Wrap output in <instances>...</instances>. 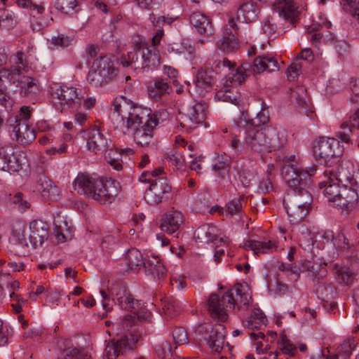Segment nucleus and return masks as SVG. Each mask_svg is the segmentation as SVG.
<instances>
[{"mask_svg":"<svg viewBox=\"0 0 359 359\" xmlns=\"http://www.w3.org/2000/svg\"><path fill=\"white\" fill-rule=\"evenodd\" d=\"M113 111L110 114L111 122L115 130L127 134L130 129L136 128L133 138L135 143L141 147H148L152 141L156 127L168 118V113L161 109L151 113L149 108H144L124 97L113 101Z\"/></svg>","mask_w":359,"mask_h":359,"instance_id":"nucleus-1","label":"nucleus"},{"mask_svg":"<svg viewBox=\"0 0 359 359\" xmlns=\"http://www.w3.org/2000/svg\"><path fill=\"white\" fill-rule=\"evenodd\" d=\"M73 187L81 195L101 203H107L117 196L120 184L111 178L96 177L80 172L73 182Z\"/></svg>","mask_w":359,"mask_h":359,"instance_id":"nucleus-2","label":"nucleus"},{"mask_svg":"<svg viewBox=\"0 0 359 359\" xmlns=\"http://www.w3.org/2000/svg\"><path fill=\"white\" fill-rule=\"evenodd\" d=\"M333 177H335L333 171L326 170L323 173V180L319 182V188L333 205L347 210L352 209L358 203V193L354 188L340 187V184Z\"/></svg>","mask_w":359,"mask_h":359,"instance_id":"nucleus-3","label":"nucleus"},{"mask_svg":"<svg viewBox=\"0 0 359 359\" xmlns=\"http://www.w3.org/2000/svg\"><path fill=\"white\" fill-rule=\"evenodd\" d=\"M124 67H130L134 70H149L160 64L159 52L154 46H148L139 39L133 49L121 58Z\"/></svg>","mask_w":359,"mask_h":359,"instance_id":"nucleus-4","label":"nucleus"},{"mask_svg":"<svg viewBox=\"0 0 359 359\" xmlns=\"http://www.w3.org/2000/svg\"><path fill=\"white\" fill-rule=\"evenodd\" d=\"M164 170L158 168L153 171H144L140 177L142 182L150 184L149 188L146 191L144 198L150 205H157L161 203L171 191V186L168 183L164 176Z\"/></svg>","mask_w":359,"mask_h":359,"instance_id":"nucleus-5","label":"nucleus"},{"mask_svg":"<svg viewBox=\"0 0 359 359\" xmlns=\"http://www.w3.org/2000/svg\"><path fill=\"white\" fill-rule=\"evenodd\" d=\"M225 29L223 37L217 42V46L224 52H231L239 46V42H246L250 34V26L244 22H236L230 18Z\"/></svg>","mask_w":359,"mask_h":359,"instance_id":"nucleus-6","label":"nucleus"},{"mask_svg":"<svg viewBox=\"0 0 359 359\" xmlns=\"http://www.w3.org/2000/svg\"><path fill=\"white\" fill-rule=\"evenodd\" d=\"M51 94L53 104L60 112L67 109L78 110L83 99L82 90L73 86H55Z\"/></svg>","mask_w":359,"mask_h":359,"instance_id":"nucleus-7","label":"nucleus"},{"mask_svg":"<svg viewBox=\"0 0 359 359\" xmlns=\"http://www.w3.org/2000/svg\"><path fill=\"white\" fill-rule=\"evenodd\" d=\"M312 173H304L302 180H297V184L294 187H290L292 189V193L287 194L283 202H289L292 204L299 205L306 211L309 212L311 205L313 201L312 196L306 188L311 183V176L316 171V169H311Z\"/></svg>","mask_w":359,"mask_h":359,"instance_id":"nucleus-8","label":"nucleus"},{"mask_svg":"<svg viewBox=\"0 0 359 359\" xmlns=\"http://www.w3.org/2000/svg\"><path fill=\"white\" fill-rule=\"evenodd\" d=\"M342 151L339 140L332 137H320L313 147V156L320 164H327Z\"/></svg>","mask_w":359,"mask_h":359,"instance_id":"nucleus-9","label":"nucleus"},{"mask_svg":"<svg viewBox=\"0 0 359 359\" xmlns=\"http://www.w3.org/2000/svg\"><path fill=\"white\" fill-rule=\"evenodd\" d=\"M208 107L205 102L194 103L183 113L180 119V126L192 130L203 123L206 118Z\"/></svg>","mask_w":359,"mask_h":359,"instance_id":"nucleus-10","label":"nucleus"},{"mask_svg":"<svg viewBox=\"0 0 359 359\" xmlns=\"http://www.w3.org/2000/svg\"><path fill=\"white\" fill-rule=\"evenodd\" d=\"M234 66L235 63L227 58L219 60L217 64V67L219 69L224 70V69H227L229 70L226 76L225 83L231 87H236L241 85L245 79L251 74L250 64L249 63H243L237 68H234Z\"/></svg>","mask_w":359,"mask_h":359,"instance_id":"nucleus-11","label":"nucleus"},{"mask_svg":"<svg viewBox=\"0 0 359 359\" xmlns=\"http://www.w3.org/2000/svg\"><path fill=\"white\" fill-rule=\"evenodd\" d=\"M231 294L226 292L221 298L217 294H211L208 299V311L211 316L221 322H225L228 318V312L231 311L233 306L231 304L233 300Z\"/></svg>","mask_w":359,"mask_h":359,"instance_id":"nucleus-12","label":"nucleus"},{"mask_svg":"<svg viewBox=\"0 0 359 359\" xmlns=\"http://www.w3.org/2000/svg\"><path fill=\"white\" fill-rule=\"evenodd\" d=\"M282 176L289 187H294L297 184V180H302L304 173L312 172L303 170L299 166L296 156L292 154L286 156L283 160Z\"/></svg>","mask_w":359,"mask_h":359,"instance_id":"nucleus-13","label":"nucleus"},{"mask_svg":"<svg viewBox=\"0 0 359 359\" xmlns=\"http://www.w3.org/2000/svg\"><path fill=\"white\" fill-rule=\"evenodd\" d=\"M87 139V148L94 154L104 153L111 146V140L96 127L83 131Z\"/></svg>","mask_w":359,"mask_h":359,"instance_id":"nucleus-14","label":"nucleus"},{"mask_svg":"<svg viewBox=\"0 0 359 359\" xmlns=\"http://www.w3.org/2000/svg\"><path fill=\"white\" fill-rule=\"evenodd\" d=\"M194 236L197 242L202 243H212L215 248L226 246L229 243L227 237L218 236V229L216 226L208 224L199 226L195 231Z\"/></svg>","mask_w":359,"mask_h":359,"instance_id":"nucleus-15","label":"nucleus"},{"mask_svg":"<svg viewBox=\"0 0 359 359\" xmlns=\"http://www.w3.org/2000/svg\"><path fill=\"white\" fill-rule=\"evenodd\" d=\"M246 135V143L250 151L256 153L268 152L266 144V130L259 129L252 126H248L245 129Z\"/></svg>","mask_w":359,"mask_h":359,"instance_id":"nucleus-16","label":"nucleus"},{"mask_svg":"<svg viewBox=\"0 0 359 359\" xmlns=\"http://www.w3.org/2000/svg\"><path fill=\"white\" fill-rule=\"evenodd\" d=\"M139 336L130 334L125 336L120 340L109 341L104 349V359H115L123 353V349H133L139 340Z\"/></svg>","mask_w":359,"mask_h":359,"instance_id":"nucleus-17","label":"nucleus"},{"mask_svg":"<svg viewBox=\"0 0 359 359\" xmlns=\"http://www.w3.org/2000/svg\"><path fill=\"white\" fill-rule=\"evenodd\" d=\"M272 8L280 18L292 25H294L299 19V6L294 0H274Z\"/></svg>","mask_w":359,"mask_h":359,"instance_id":"nucleus-18","label":"nucleus"},{"mask_svg":"<svg viewBox=\"0 0 359 359\" xmlns=\"http://www.w3.org/2000/svg\"><path fill=\"white\" fill-rule=\"evenodd\" d=\"M226 292L233 299L231 311H245L248 309L252 297L248 285L237 284Z\"/></svg>","mask_w":359,"mask_h":359,"instance_id":"nucleus-19","label":"nucleus"},{"mask_svg":"<svg viewBox=\"0 0 359 359\" xmlns=\"http://www.w3.org/2000/svg\"><path fill=\"white\" fill-rule=\"evenodd\" d=\"M9 133L11 139L22 145H27L36 138L34 130L20 120H15L11 125Z\"/></svg>","mask_w":359,"mask_h":359,"instance_id":"nucleus-20","label":"nucleus"},{"mask_svg":"<svg viewBox=\"0 0 359 359\" xmlns=\"http://www.w3.org/2000/svg\"><path fill=\"white\" fill-rule=\"evenodd\" d=\"M22 168L21 156L15 154L12 149H0V170L13 173Z\"/></svg>","mask_w":359,"mask_h":359,"instance_id":"nucleus-21","label":"nucleus"},{"mask_svg":"<svg viewBox=\"0 0 359 359\" xmlns=\"http://www.w3.org/2000/svg\"><path fill=\"white\" fill-rule=\"evenodd\" d=\"M172 92L170 81L168 79L156 77L147 87V93L149 98L154 102L161 100L167 95Z\"/></svg>","mask_w":359,"mask_h":359,"instance_id":"nucleus-22","label":"nucleus"},{"mask_svg":"<svg viewBox=\"0 0 359 359\" xmlns=\"http://www.w3.org/2000/svg\"><path fill=\"white\" fill-rule=\"evenodd\" d=\"M110 294L113 301L121 305L124 309H136L138 306V301L126 293V287L122 284L113 285L110 288Z\"/></svg>","mask_w":359,"mask_h":359,"instance_id":"nucleus-23","label":"nucleus"},{"mask_svg":"<svg viewBox=\"0 0 359 359\" xmlns=\"http://www.w3.org/2000/svg\"><path fill=\"white\" fill-rule=\"evenodd\" d=\"M184 222V215L182 212L172 209L165 213L161 219V229L168 234L177 232Z\"/></svg>","mask_w":359,"mask_h":359,"instance_id":"nucleus-24","label":"nucleus"},{"mask_svg":"<svg viewBox=\"0 0 359 359\" xmlns=\"http://www.w3.org/2000/svg\"><path fill=\"white\" fill-rule=\"evenodd\" d=\"M29 239L34 248L41 246L48 235V224L39 219L33 220L29 224Z\"/></svg>","mask_w":359,"mask_h":359,"instance_id":"nucleus-25","label":"nucleus"},{"mask_svg":"<svg viewBox=\"0 0 359 359\" xmlns=\"http://www.w3.org/2000/svg\"><path fill=\"white\" fill-rule=\"evenodd\" d=\"M34 191L40 193L43 198L49 201L56 200L60 192V189L46 176L39 177L34 185Z\"/></svg>","mask_w":359,"mask_h":359,"instance_id":"nucleus-26","label":"nucleus"},{"mask_svg":"<svg viewBox=\"0 0 359 359\" xmlns=\"http://www.w3.org/2000/svg\"><path fill=\"white\" fill-rule=\"evenodd\" d=\"M245 250H252L256 255L271 254L278 249V243L275 241L248 240L244 243Z\"/></svg>","mask_w":359,"mask_h":359,"instance_id":"nucleus-27","label":"nucleus"},{"mask_svg":"<svg viewBox=\"0 0 359 359\" xmlns=\"http://www.w3.org/2000/svg\"><path fill=\"white\" fill-rule=\"evenodd\" d=\"M279 68L277 59L269 55L256 57L250 67L251 73L254 74H260L264 71L275 72Z\"/></svg>","mask_w":359,"mask_h":359,"instance_id":"nucleus-28","label":"nucleus"},{"mask_svg":"<svg viewBox=\"0 0 359 359\" xmlns=\"http://www.w3.org/2000/svg\"><path fill=\"white\" fill-rule=\"evenodd\" d=\"M19 75L16 83L20 88V93L24 96H32L40 91V83L38 79L23 75L19 69Z\"/></svg>","mask_w":359,"mask_h":359,"instance_id":"nucleus-29","label":"nucleus"},{"mask_svg":"<svg viewBox=\"0 0 359 359\" xmlns=\"http://www.w3.org/2000/svg\"><path fill=\"white\" fill-rule=\"evenodd\" d=\"M191 24L195 27L197 32L204 36H210L213 34V27L210 18L201 12H194L189 17Z\"/></svg>","mask_w":359,"mask_h":359,"instance_id":"nucleus-30","label":"nucleus"},{"mask_svg":"<svg viewBox=\"0 0 359 359\" xmlns=\"http://www.w3.org/2000/svg\"><path fill=\"white\" fill-rule=\"evenodd\" d=\"M226 337L225 327L222 324L215 325L207 339L210 348L215 352H220L223 348Z\"/></svg>","mask_w":359,"mask_h":359,"instance_id":"nucleus-31","label":"nucleus"},{"mask_svg":"<svg viewBox=\"0 0 359 359\" xmlns=\"http://www.w3.org/2000/svg\"><path fill=\"white\" fill-rule=\"evenodd\" d=\"M144 266L147 273L158 280L164 278L167 269L158 255H151L144 262Z\"/></svg>","mask_w":359,"mask_h":359,"instance_id":"nucleus-32","label":"nucleus"},{"mask_svg":"<svg viewBox=\"0 0 359 359\" xmlns=\"http://www.w3.org/2000/svg\"><path fill=\"white\" fill-rule=\"evenodd\" d=\"M268 152L278 150L283 147L287 142L286 133L284 130L273 128H266Z\"/></svg>","mask_w":359,"mask_h":359,"instance_id":"nucleus-33","label":"nucleus"},{"mask_svg":"<svg viewBox=\"0 0 359 359\" xmlns=\"http://www.w3.org/2000/svg\"><path fill=\"white\" fill-rule=\"evenodd\" d=\"M93 63L95 67H97L109 82L116 76L117 69L109 57H100L97 58Z\"/></svg>","mask_w":359,"mask_h":359,"instance_id":"nucleus-34","label":"nucleus"},{"mask_svg":"<svg viewBox=\"0 0 359 359\" xmlns=\"http://www.w3.org/2000/svg\"><path fill=\"white\" fill-rule=\"evenodd\" d=\"M290 90L291 101L297 103L300 111L306 114L307 116H309V113L313 114V111L309 108L306 88L303 86H298Z\"/></svg>","mask_w":359,"mask_h":359,"instance_id":"nucleus-35","label":"nucleus"},{"mask_svg":"<svg viewBox=\"0 0 359 359\" xmlns=\"http://www.w3.org/2000/svg\"><path fill=\"white\" fill-rule=\"evenodd\" d=\"M259 13V8L252 0L244 2L238 9V15H242L245 21L244 23L248 25L257 18Z\"/></svg>","mask_w":359,"mask_h":359,"instance_id":"nucleus-36","label":"nucleus"},{"mask_svg":"<svg viewBox=\"0 0 359 359\" xmlns=\"http://www.w3.org/2000/svg\"><path fill=\"white\" fill-rule=\"evenodd\" d=\"M326 265V263L324 262L316 266L310 261H304L302 263L303 269L309 273V276L313 281L316 282H320L327 276V271L325 268Z\"/></svg>","mask_w":359,"mask_h":359,"instance_id":"nucleus-37","label":"nucleus"},{"mask_svg":"<svg viewBox=\"0 0 359 359\" xmlns=\"http://www.w3.org/2000/svg\"><path fill=\"white\" fill-rule=\"evenodd\" d=\"M215 98L219 101L237 104L239 102L240 94L235 87L224 83V87L216 93Z\"/></svg>","mask_w":359,"mask_h":359,"instance_id":"nucleus-38","label":"nucleus"},{"mask_svg":"<svg viewBox=\"0 0 359 359\" xmlns=\"http://www.w3.org/2000/svg\"><path fill=\"white\" fill-rule=\"evenodd\" d=\"M194 83L198 93L203 95L212 87L213 78L208 74L207 70L201 69L197 72Z\"/></svg>","mask_w":359,"mask_h":359,"instance_id":"nucleus-39","label":"nucleus"},{"mask_svg":"<svg viewBox=\"0 0 359 359\" xmlns=\"http://www.w3.org/2000/svg\"><path fill=\"white\" fill-rule=\"evenodd\" d=\"M241 133L238 135H233L229 140V146L231 149L233 155L238 156L242 155H246L249 153L250 149L248 144L246 143V135L245 131L242 136L243 140H241Z\"/></svg>","mask_w":359,"mask_h":359,"instance_id":"nucleus-40","label":"nucleus"},{"mask_svg":"<svg viewBox=\"0 0 359 359\" xmlns=\"http://www.w3.org/2000/svg\"><path fill=\"white\" fill-rule=\"evenodd\" d=\"M19 69L11 68L0 70V93L4 95L7 89V86L16 83L19 75Z\"/></svg>","mask_w":359,"mask_h":359,"instance_id":"nucleus-41","label":"nucleus"},{"mask_svg":"<svg viewBox=\"0 0 359 359\" xmlns=\"http://www.w3.org/2000/svg\"><path fill=\"white\" fill-rule=\"evenodd\" d=\"M231 164V158L226 154H218L215 158L212 170L215 175L223 179L228 174L229 167Z\"/></svg>","mask_w":359,"mask_h":359,"instance_id":"nucleus-42","label":"nucleus"},{"mask_svg":"<svg viewBox=\"0 0 359 359\" xmlns=\"http://www.w3.org/2000/svg\"><path fill=\"white\" fill-rule=\"evenodd\" d=\"M126 264L131 271H138L144 266V260L142 253L136 248L128 250L125 258Z\"/></svg>","mask_w":359,"mask_h":359,"instance_id":"nucleus-43","label":"nucleus"},{"mask_svg":"<svg viewBox=\"0 0 359 359\" xmlns=\"http://www.w3.org/2000/svg\"><path fill=\"white\" fill-rule=\"evenodd\" d=\"M149 20L154 27H159V29H157L155 35L153 36L152 43L150 46L156 48V46L160 43V41L163 36V29L162 26L165 23L170 24L172 22V20H167L164 16H157L154 14H151L149 15Z\"/></svg>","mask_w":359,"mask_h":359,"instance_id":"nucleus-44","label":"nucleus"},{"mask_svg":"<svg viewBox=\"0 0 359 359\" xmlns=\"http://www.w3.org/2000/svg\"><path fill=\"white\" fill-rule=\"evenodd\" d=\"M266 318L262 311L259 309H254L250 316L243 321V325L248 329H260L266 325Z\"/></svg>","mask_w":359,"mask_h":359,"instance_id":"nucleus-45","label":"nucleus"},{"mask_svg":"<svg viewBox=\"0 0 359 359\" xmlns=\"http://www.w3.org/2000/svg\"><path fill=\"white\" fill-rule=\"evenodd\" d=\"M285 208L290 222L294 224L302 221L309 213L306 209L299 205H295L289 202H284Z\"/></svg>","mask_w":359,"mask_h":359,"instance_id":"nucleus-46","label":"nucleus"},{"mask_svg":"<svg viewBox=\"0 0 359 359\" xmlns=\"http://www.w3.org/2000/svg\"><path fill=\"white\" fill-rule=\"evenodd\" d=\"M60 359H91V356L84 348L72 345L62 351Z\"/></svg>","mask_w":359,"mask_h":359,"instance_id":"nucleus-47","label":"nucleus"},{"mask_svg":"<svg viewBox=\"0 0 359 359\" xmlns=\"http://www.w3.org/2000/svg\"><path fill=\"white\" fill-rule=\"evenodd\" d=\"M335 177H333L336 182L346 188H353L355 184V180L352 173H351L346 168L340 167L337 173H334Z\"/></svg>","mask_w":359,"mask_h":359,"instance_id":"nucleus-48","label":"nucleus"},{"mask_svg":"<svg viewBox=\"0 0 359 359\" xmlns=\"http://www.w3.org/2000/svg\"><path fill=\"white\" fill-rule=\"evenodd\" d=\"M163 310L165 315L173 317L181 311L180 302L172 297H165L162 299Z\"/></svg>","mask_w":359,"mask_h":359,"instance_id":"nucleus-49","label":"nucleus"},{"mask_svg":"<svg viewBox=\"0 0 359 359\" xmlns=\"http://www.w3.org/2000/svg\"><path fill=\"white\" fill-rule=\"evenodd\" d=\"M87 80L91 86L95 87L102 86V85L109 83L107 78L104 77L103 74L97 68V67H95L94 63L88 74Z\"/></svg>","mask_w":359,"mask_h":359,"instance_id":"nucleus-50","label":"nucleus"},{"mask_svg":"<svg viewBox=\"0 0 359 359\" xmlns=\"http://www.w3.org/2000/svg\"><path fill=\"white\" fill-rule=\"evenodd\" d=\"M278 344L284 354L289 355L290 356H294L297 353L296 346L290 341L285 332H280Z\"/></svg>","mask_w":359,"mask_h":359,"instance_id":"nucleus-51","label":"nucleus"},{"mask_svg":"<svg viewBox=\"0 0 359 359\" xmlns=\"http://www.w3.org/2000/svg\"><path fill=\"white\" fill-rule=\"evenodd\" d=\"M15 63L17 65V67L14 68H18L20 71L22 69L23 71L27 72L29 69H31L32 57L30 55H25L22 51H18L15 55Z\"/></svg>","mask_w":359,"mask_h":359,"instance_id":"nucleus-52","label":"nucleus"},{"mask_svg":"<svg viewBox=\"0 0 359 359\" xmlns=\"http://www.w3.org/2000/svg\"><path fill=\"white\" fill-rule=\"evenodd\" d=\"M245 203V198L243 196L238 199H233L229 201L226 205V213L228 215H233L239 214L243 208V203Z\"/></svg>","mask_w":359,"mask_h":359,"instance_id":"nucleus-53","label":"nucleus"},{"mask_svg":"<svg viewBox=\"0 0 359 359\" xmlns=\"http://www.w3.org/2000/svg\"><path fill=\"white\" fill-rule=\"evenodd\" d=\"M25 229L26 226L22 222H18L14 226L12 234L18 243L21 245L27 246V241L25 238Z\"/></svg>","mask_w":359,"mask_h":359,"instance_id":"nucleus-54","label":"nucleus"},{"mask_svg":"<svg viewBox=\"0 0 359 359\" xmlns=\"http://www.w3.org/2000/svg\"><path fill=\"white\" fill-rule=\"evenodd\" d=\"M155 351L159 358L167 359L172 355V348L168 341L163 340L155 346Z\"/></svg>","mask_w":359,"mask_h":359,"instance_id":"nucleus-55","label":"nucleus"},{"mask_svg":"<svg viewBox=\"0 0 359 359\" xmlns=\"http://www.w3.org/2000/svg\"><path fill=\"white\" fill-rule=\"evenodd\" d=\"M78 6L76 0H57L55 8L64 13H70Z\"/></svg>","mask_w":359,"mask_h":359,"instance_id":"nucleus-56","label":"nucleus"},{"mask_svg":"<svg viewBox=\"0 0 359 359\" xmlns=\"http://www.w3.org/2000/svg\"><path fill=\"white\" fill-rule=\"evenodd\" d=\"M17 24V20L13 15L8 11H0V26L10 29Z\"/></svg>","mask_w":359,"mask_h":359,"instance_id":"nucleus-57","label":"nucleus"},{"mask_svg":"<svg viewBox=\"0 0 359 359\" xmlns=\"http://www.w3.org/2000/svg\"><path fill=\"white\" fill-rule=\"evenodd\" d=\"M336 274L337 281L346 285L351 284L354 278L353 273L348 269L340 268L337 269Z\"/></svg>","mask_w":359,"mask_h":359,"instance_id":"nucleus-58","label":"nucleus"},{"mask_svg":"<svg viewBox=\"0 0 359 359\" xmlns=\"http://www.w3.org/2000/svg\"><path fill=\"white\" fill-rule=\"evenodd\" d=\"M166 159L178 169L182 168L184 163V156L179 151H172L168 153Z\"/></svg>","mask_w":359,"mask_h":359,"instance_id":"nucleus-59","label":"nucleus"},{"mask_svg":"<svg viewBox=\"0 0 359 359\" xmlns=\"http://www.w3.org/2000/svg\"><path fill=\"white\" fill-rule=\"evenodd\" d=\"M302 64L298 60L293 62L287 69L286 74L289 80L293 81L298 77L302 72Z\"/></svg>","mask_w":359,"mask_h":359,"instance_id":"nucleus-60","label":"nucleus"},{"mask_svg":"<svg viewBox=\"0 0 359 359\" xmlns=\"http://www.w3.org/2000/svg\"><path fill=\"white\" fill-rule=\"evenodd\" d=\"M173 340L177 345L184 344L188 342L186 330L183 327H177L172 332Z\"/></svg>","mask_w":359,"mask_h":359,"instance_id":"nucleus-61","label":"nucleus"},{"mask_svg":"<svg viewBox=\"0 0 359 359\" xmlns=\"http://www.w3.org/2000/svg\"><path fill=\"white\" fill-rule=\"evenodd\" d=\"M269 121V111L262 109L260 111L257 116L252 119L250 121V124L249 126H252L253 127H256L259 128V126L262 125H264Z\"/></svg>","mask_w":359,"mask_h":359,"instance_id":"nucleus-62","label":"nucleus"},{"mask_svg":"<svg viewBox=\"0 0 359 359\" xmlns=\"http://www.w3.org/2000/svg\"><path fill=\"white\" fill-rule=\"evenodd\" d=\"M13 204L18 206L20 211L24 212L30 207V203L24 198L22 193H16L12 198Z\"/></svg>","mask_w":359,"mask_h":359,"instance_id":"nucleus-63","label":"nucleus"},{"mask_svg":"<svg viewBox=\"0 0 359 359\" xmlns=\"http://www.w3.org/2000/svg\"><path fill=\"white\" fill-rule=\"evenodd\" d=\"M341 128H347L349 130H351L353 128L359 129V109L350 116L348 121H345L341 124Z\"/></svg>","mask_w":359,"mask_h":359,"instance_id":"nucleus-64","label":"nucleus"}]
</instances>
